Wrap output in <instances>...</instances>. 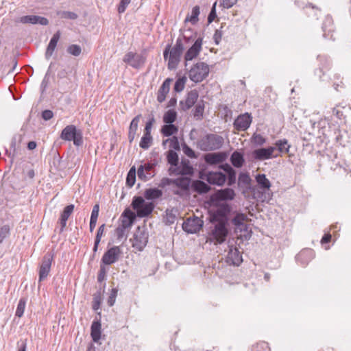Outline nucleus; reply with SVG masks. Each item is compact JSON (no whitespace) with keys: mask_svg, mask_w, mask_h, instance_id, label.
<instances>
[{"mask_svg":"<svg viewBox=\"0 0 351 351\" xmlns=\"http://www.w3.org/2000/svg\"><path fill=\"white\" fill-rule=\"evenodd\" d=\"M118 289L114 288L111 290L110 294L108 299V304L110 306H112L116 301V298L117 296Z\"/></svg>","mask_w":351,"mask_h":351,"instance_id":"56","label":"nucleus"},{"mask_svg":"<svg viewBox=\"0 0 351 351\" xmlns=\"http://www.w3.org/2000/svg\"><path fill=\"white\" fill-rule=\"evenodd\" d=\"M256 180L261 188L265 189L270 187V182L265 174H258L256 177Z\"/></svg>","mask_w":351,"mask_h":351,"instance_id":"42","label":"nucleus"},{"mask_svg":"<svg viewBox=\"0 0 351 351\" xmlns=\"http://www.w3.org/2000/svg\"><path fill=\"white\" fill-rule=\"evenodd\" d=\"M330 124L326 119L324 118L319 119V130L317 138H321L322 136L324 138L328 137L330 133Z\"/></svg>","mask_w":351,"mask_h":351,"instance_id":"29","label":"nucleus"},{"mask_svg":"<svg viewBox=\"0 0 351 351\" xmlns=\"http://www.w3.org/2000/svg\"><path fill=\"white\" fill-rule=\"evenodd\" d=\"M19 22L23 24H39L41 25H47L49 20L43 16L37 15H26L19 18Z\"/></svg>","mask_w":351,"mask_h":351,"instance_id":"15","label":"nucleus"},{"mask_svg":"<svg viewBox=\"0 0 351 351\" xmlns=\"http://www.w3.org/2000/svg\"><path fill=\"white\" fill-rule=\"evenodd\" d=\"M195 190L199 193H205L210 191V187L204 182L197 180L193 184Z\"/></svg>","mask_w":351,"mask_h":351,"instance_id":"39","label":"nucleus"},{"mask_svg":"<svg viewBox=\"0 0 351 351\" xmlns=\"http://www.w3.org/2000/svg\"><path fill=\"white\" fill-rule=\"evenodd\" d=\"M173 184L183 191H187L191 184V179L186 177H180L174 179Z\"/></svg>","mask_w":351,"mask_h":351,"instance_id":"33","label":"nucleus"},{"mask_svg":"<svg viewBox=\"0 0 351 351\" xmlns=\"http://www.w3.org/2000/svg\"><path fill=\"white\" fill-rule=\"evenodd\" d=\"M131 0H121L118 7V12L119 13H123Z\"/></svg>","mask_w":351,"mask_h":351,"instance_id":"62","label":"nucleus"},{"mask_svg":"<svg viewBox=\"0 0 351 351\" xmlns=\"http://www.w3.org/2000/svg\"><path fill=\"white\" fill-rule=\"evenodd\" d=\"M162 195V191L156 188H149L145 191L144 197L147 200H154L160 198Z\"/></svg>","mask_w":351,"mask_h":351,"instance_id":"31","label":"nucleus"},{"mask_svg":"<svg viewBox=\"0 0 351 351\" xmlns=\"http://www.w3.org/2000/svg\"><path fill=\"white\" fill-rule=\"evenodd\" d=\"M216 195L221 200H232L235 196V193L233 189L226 188L217 191Z\"/></svg>","mask_w":351,"mask_h":351,"instance_id":"30","label":"nucleus"},{"mask_svg":"<svg viewBox=\"0 0 351 351\" xmlns=\"http://www.w3.org/2000/svg\"><path fill=\"white\" fill-rule=\"evenodd\" d=\"M62 19H67L75 20L77 18V14L73 12L70 11H62L59 12L58 14Z\"/></svg>","mask_w":351,"mask_h":351,"instance_id":"55","label":"nucleus"},{"mask_svg":"<svg viewBox=\"0 0 351 351\" xmlns=\"http://www.w3.org/2000/svg\"><path fill=\"white\" fill-rule=\"evenodd\" d=\"M311 125L308 129V133L311 135L317 137L319 129V120L318 121H313L310 120Z\"/></svg>","mask_w":351,"mask_h":351,"instance_id":"44","label":"nucleus"},{"mask_svg":"<svg viewBox=\"0 0 351 351\" xmlns=\"http://www.w3.org/2000/svg\"><path fill=\"white\" fill-rule=\"evenodd\" d=\"M26 306V300L25 298H21L17 305L15 315L19 317H21L23 315L25 308Z\"/></svg>","mask_w":351,"mask_h":351,"instance_id":"45","label":"nucleus"},{"mask_svg":"<svg viewBox=\"0 0 351 351\" xmlns=\"http://www.w3.org/2000/svg\"><path fill=\"white\" fill-rule=\"evenodd\" d=\"M104 229H105V224L101 225L99 226V228H98L97 233L95 240L94 247H93L94 252H96L97 251L98 245L101 241V238L104 234Z\"/></svg>","mask_w":351,"mask_h":351,"instance_id":"43","label":"nucleus"},{"mask_svg":"<svg viewBox=\"0 0 351 351\" xmlns=\"http://www.w3.org/2000/svg\"><path fill=\"white\" fill-rule=\"evenodd\" d=\"M135 180H136V170H135L134 167H133L130 169V171L128 173L127 180H126L127 184L131 187L134 184Z\"/></svg>","mask_w":351,"mask_h":351,"instance_id":"50","label":"nucleus"},{"mask_svg":"<svg viewBox=\"0 0 351 351\" xmlns=\"http://www.w3.org/2000/svg\"><path fill=\"white\" fill-rule=\"evenodd\" d=\"M213 221H217L210 233V240L215 243H222L225 241L228 235V229L226 228V221L223 219H218L217 215L213 217Z\"/></svg>","mask_w":351,"mask_h":351,"instance_id":"3","label":"nucleus"},{"mask_svg":"<svg viewBox=\"0 0 351 351\" xmlns=\"http://www.w3.org/2000/svg\"><path fill=\"white\" fill-rule=\"evenodd\" d=\"M251 178L248 173H241L238 179V186L243 189H249L250 188Z\"/></svg>","mask_w":351,"mask_h":351,"instance_id":"32","label":"nucleus"},{"mask_svg":"<svg viewBox=\"0 0 351 351\" xmlns=\"http://www.w3.org/2000/svg\"><path fill=\"white\" fill-rule=\"evenodd\" d=\"M52 260L53 255L49 253L43 256L39 269V281H43L47 277L51 269Z\"/></svg>","mask_w":351,"mask_h":351,"instance_id":"12","label":"nucleus"},{"mask_svg":"<svg viewBox=\"0 0 351 351\" xmlns=\"http://www.w3.org/2000/svg\"><path fill=\"white\" fill-rule=\"evenodd\" d=\"M317 58L320 62V66L319 69L315 71V73L319 77L322 81H326L327 79L325 77V71L329 68L330 61L327 57L324 56H318Z\"/></svg>","mask_w":351,"mask_h":351,"instance_id":"19","label":"nucleus"},{"mask_svg":"<svg viewBox=\"0 0 351 351\" xmlns=\"http://www.w3.org/2000/svg\"><path fill=\"white\" fill-rule=\"evenodd\" d=\"M205 160L208 163L215 164L226 159L228 155H204Z\"/></svg>","mask_w":351,"mask_h":351,"instance_id":"40","label":"nucleus"},{"mask_svg":"<svg viewBox=\"0 0 351 351\" xmlns=\"http://www.w3.org/2000/svg\"><path fill=\"white\" fill-rule=\"evenodd\" d=\"M199 7L198 5H195L192 9L190 17L187 18L186 20H189L192 24H195L198 21V16L199 15Z\"/></svg>","mask_w":351,"mask_h":351,"instance_id":"47","label":"nucleus"},{"mask_svg":"<svg viewBox=\"0 0 351 351\" xmlns=\"http://www.w3.org/2000/svg\"><path fill=\"white\" fill-rule=\"evenodd\" d=\"M209 71V66L206 63L199 62L189 70V79L195 83L201 82L208 75Z\"/></svg>","mask_w":351,"mask_h":351,"instance_id":"4","label":"nucleus"},{"mask_svg":"<svg viewBox=\"0 0 351 351\" xmlns=\"http://www.w3.org/2000/svg\"><path fill=\"white\" fill-rule=\"evenodd\" d=\"M41 117L45 121H49L53 117V112L51 110H45L42 112Z\"/></svg>","mask_w":351,"mask_h":351,"instance_id":"64","label":"nucleus"},{"mask_svg":"<svg viewBox=\"0 0 351 351\" xmlns=\"http://www.w3.org/2000/svg\"><path fill=\"white\" fill-rule=\"evenodd\" d=\"M123 60L132 67L139 69L145 64V58L141 54L130 51L124 56Z\"/></svg>","mask_w":351,"mask_h":351,"instance_id":"9","label":"nucleus"},{"mask_svg":"<svg viewBox=\"0 0 351 351\" xmlns=\"http://www.w3.org/2000/svg\"><path fill=\"white\" fill-rule=\"evenodd\" d=\"M247 219V215L243 213H237L232 219V223L236 226H240L243 224V222Z\"/></svg>","mask_w":351,"mask_h":351,"instance_id":"46","label":"nucleus"},{"mask_svg":"<svg viewBox=\"0 0 351 351\" xmlns=\"http://www.w3.org/2000/svg\"><path fill=\"white\" fill-rule=\"evenodd\" d=\"M154 166V164L150 163L141 165L137 172L138 178L143 181H147L152 178L154 176V171L153 170Z\"/></svg>","mask_w":351,"mask_h":351,"instance_id":"17","label":"nucleus"},{"mask_svg":"<svg viewBox=\"0 0 351 351\" xmlns=\"http://www.w3.org/2000/svg\"><path fill=\"white\" fill-rule=\"evenodd\" d=\"M61 155H54L53 163L58 169H62L64 167V164L61 162Z\"/></svg>","mask_w":351,"mask_h":351,"instance_id":"61","label":"nucleus"},{"mask_svg":"<svg viewBox=\"0 0 351 351\" xmlns=\"http://www.w3.org/2000/svg\"><path fill=\"white\" fill-rule=\"evenodd\" d=\"M132 206L140 217H147L152 213L154 208V204L152 202H145L144 199L141 196L133 198Z\"/></svg>","mask_w":351,"mask_h":351,"instance_id":"5","label":"nucleus"},{"mask_svg":"<svg viewBox=\"0 0 351 351\" xmlns=\"http://www.w3.org/2000/svg\"><path fill=\"white\" fill-rule=\"evenodd\" d=\"M73 209L74 205L73 204L68 205L64 208V210L62 213L60 218V223L61 226L60 232H62L64 228L66 227V221L73 213Z\"/></svg>","mask_w":351,"mask_h":351,"instance_id":"27","label":"nucleus"},{"mask_svg":"<svg viewBox=\"0 0 351 351\" xmlns=\"http://www.w3.org/2000/svg\"><path fill=\"white\" fill-rule=\"evenodd\" d=\"M223 170L227 174L228 177V184L232 186L236 182V172L229 165L223 166Z\"/></svg>","mask_w":351,"mask_h":351,"instance_id":"35","label":"nucleus"},{"mask_svg":"<svg viewBox=\"0 0 351 351\" xmlns=\"http://www.w3.org/2000/svg\"><path fill=\"white\" fill-rule=\"evenodd\" d=\"M131 241L133 247L138 251H142L148 242V233L144 229L138 227Z\"/></svg>","mask_w":351,"mask_h":351,"instance_id":"6","label":"nucleus"},{"mask_svg":"<svg viewBox=\"0 0 351 351\" xmlns=\"http://www.w3.org/2000/svg\"><path fill=\"white\" fill-rule=\"evenodd\" d=\"M121 254V249L118 246H114L108 249L103 255L101 263L104 265H112L116 263Z\"/></svg>","mask_w":351,"mask_h":351,"instance_id":"11","label":"nucleus"},{"mask_svg":"<svg viewBox=\"0 0 351 351\" xmlns=\"http://www.w3.org/2000/svg\"><path fill=\"white\" fill-rule=\"evenodd\" d=\"M206 180L211 184L221 186L226 180V175L220 171H210L206 175Z\"/></svg>","mask_w":351,"mask_h":351,"instance_id":"18","label":"nucleus"},{"mask_svg":"<svg viewBox=\"0 0 351 351\" xmlns=\"http://www.w3.org/2000/svg\"><path fill=\"white\" fill-rule=\"evenodd\" d=\"M170 46L168 45L163 51V56L165 60L168 59V68L173 69L178 66L182 53L173 47L169 51Z\"/></svg>","mask_w":351,"mask_h":351,"instance_id":"7","label":"nucleus"},{"mask_svg":"<svg viewBox=\"0 0 351 351\" xmlns=\"http://www.w3.org/2000/svg\"><path fill=\"white\" fill-rule=\"evenodd\" d=\"M101 325L100 322L94 321L90 328V335L93 341L97 343L101 339Z\"/></svg>","mask_w":351,"mask_h":351,"instance_id":"28","label":"nucleus"},{"mask_svg":"<svg viewBox=\"0 0 351 351\" xmlns=\"http://www.w3.org/2000/svg\"><path fill=\"white\" fill-rule=\"evenodd\" d=\"M186 83V77H179L175 82L173 90L176 93H180L183 90L184 88V85Z\"/></svg>","mask_w":351,"mask_h":351,"instance_id":"49","label":"nucleus"},{"mask_svg":"<svg viewBox=\"0 0 351 351\" xmlns=\"http://www.w3.org/2000/svg\"><path fill=\"white\" fill-rule=\"evenodd\" d=\"M67 52L74 56H78L81 54L82 49L80 45L73 44L68 47Z\"/></svg>","mask_w":351,"mask_h":351,"instance_id":"53","label":"nucleus"},{"mask_svg":"<svg viewBox=\"0 0 351 351\" xmlns=\"http://www.w3.org/2000/svg\"><path fill=\"white\" fill-rule=\"evenodd\" d=\"M154 122L155 119L154 117L149 119V121L145 124L144 134H151V130Z\"/></svg>","mask_w":351,"mask_h":351,"instance_id":"59","label":"nucleus"},{"mask_svg":"<svg viewBox=\"0 0 351 351\" xmlns=\"http://www.w3.org/2000/svg\"><path fill=\"white\" fill-rule=\"evenodd\" d=\"M10 228L8 226H4L0 229V243L8 235Z\"/></svg>","mask_w":351,"mask_h":351,"instance_id":"60","label":"nucleus"},{"mask_svg":"<svg viewBox=\"0 0 351 351\" xmlns=\"http://www.w3.org/2000/svg\"><path fill=\"white\" fill-rule=\"evenodd\" d=\"M129 214L131 216L130 219H125L123 217V219L121 220V224L120 226L121 227H124L125 229L130 228L135 219V215L133 212H130Z\"/></svg>","mask_w":351,"mask_h":351,"instance_id":"52","label":"nucleus"},{"mask_svg":"<svg viewBox=\"0 0 351 351\" xmlns=\"http://www.w3.org/2000/svg\"><path fill=\"white\" fill-rule=\"evenodd\" d=\"M203 226V221L199 217L188 218L182 223V229L189 234L197 232Z\"/></svg>","mask_w":351,"mask_h":351,"instance_id":"10","label":"nucleus"},{"mask_svg":"<svg viewBox=\"0 0 351 351\" xmlns=\"http://www.w3.org/2000/svg\"><path fill=\"white\" fill-rule=\"evenodd\" d=\"M178 175H189L191 176L193 173V168L191 165L190 162L184 158L182 159V161L176 170Z\"/></svg>","mask_w":351,"mask_h":351,"instance_id":"25","label":"nucleus"},{"mask_svg":"<svg viewBox=\"0 0 351 351\" xmlns=\"http://www.w3.org/2000/svg\"><path fill=\"white\" fill-rule=\"evenodd\" d=\"M141 117V114L136 115L132 120V121L130 124L129 132H128V139L130 143H132L135 138Z\"/></svg>","mask_w":351,"mask_h":351,"instance_id":"26","label":"nucleus"},{"mask_svg":"<svg viewBox=\"0 0 351 351\" xmlns=\"http://www.w3.org/2000/svg\"><path fill=\"white\" fill-rule=\"evenodd\" d=\"M290 147V144L285 138L280 139L276 142V150L281 153L289 152Z\"/></svg>","mask_w":351,"mask_h":351,"instance_id":"37","label":"nucleus"},{"mask_svg":"<svg viewBox=\"0 0 351 351\" xmlns=\"http://www.w3.org/2000/svg\"><path fill=\"white\" fill-rule=\"evenodd\" d=\"M60 38V32L58 31L56 32L53 36L51 37L48 46L47 47V50L45 52V58L47 59H49L51 56L53 55V53L57 46V43Z\"/></svg>","mask_w":351,"mask_h":351,"instance_id":"23","label":"nucleus"},{"mask_svg":"<svg viewBox=\"0 0 351 351\" xmlns=\"http://www.w3.org/2000/svg\"><path fill=\"white\" fill-rule=\"evenodd\" d=\"M215 7H216V3H215L212 7V9L208 14V23H212L214 19L216 18L217 16V14H216V9H215Z\"/></svg>","mask_w":351,"mask_h":351,"instance_id":"63","label":"nucleus"},{"mask_svg":"<svg viewBox=\"0 0 351 351\" xmlns=\"http://www.w3.org/2000/svg\"><path fill=\"white\" fill-rule=\"evenodd\" d=\"M226 261L230 265L239 266L243 261L242 256L239 250L232 245H229Z\"/></svg>","mask_w":351,"mask_h":351,"instance_id":"16","label":"nucleus"},{"mask_svg":"<svg viewBox=\"0 0 351 351\" xmlns=\"http://www.w3.org/2000/svg\"><path fill=\"white\" fill-rule=\"evenodd\" d=\"M106 272H107V269H106V267L101 264L100 265V269H99L98 276H97L98 282H101L102 281H104L106 279Z\"/></svg>","mask_w":351,"mask_h":351,"instance_id":"58","label":"nucleus"},{"mask_svg":"<svg viewBox=\"0 0 351 351\" xmlns=\"http://www.w3.org/2000/svg\"><path fill=\"white\" fill-rule=\"evenodd\" d=\"M266 142V138L261 134L254 133L252 136V143L256 146H261Z\"/></svg>","mask_w":351,"mask_h":351,"instance_id":"48","label":"nucleus"},{"mask_svg":"<svg viewBox=\"0 0 351 351\" xmlns=\"http://www.w3.org/2000/svg\"><path fill=\"white\" fill-rule=\"evenodd\" d=\"M322 31L324 32L323 36L325 38L327 39H332L335 40L333 38V35H330V33L333 32L334 31V25H333V21L331 16H326L323 24H322Z\"/></svg>","mask_w":351,"mask_h":351,"instance_id":"21","label":"nucleus"},{"mask_svg":"<svg viewBox=\"0 0 351 351\" xmlns=\"http://www.w3.org/2000/svg\"><path fill=\"white\" fill-rule=\"evenodd\" d=\"M252 119L250 113L241 114L234 119L233 126L238 131H246L250 127Z\"/></svg>","mask_w":351,"mask_h":351,"instance_id":"8","label":"nucleus"},{"mask_svg":"<svg viewBox=\"0 0 351 351\" xmlns=\"http://www.w3.org/2000/svg\"><path fill=\"white\" fill-rule=\"evenodd\" d=\"M167 161L170 167H169V175H178L176 171L180 165L178 155H167Z\"/></svg>","mask_w":351,"mask_h":351,"instance_id":"24","label":"nucleus"},{"mask_svg":"<svg viewBox=\"0 0 351 351\" xmlns=\"http://www.w3.org/2000/svg\"><path fill=\"white\" fill-rule=\"evenodd\" d=\"M223 143V138L222 136L215 134H210L202 137L198 141V147L202 151H213L219 149L221 147Z\"/></svg>","mask_w":351,"mask_h":351,"instance_id":"2","label":"nucleus"},{"mask_svg":"<svg viewBox=\"0 0 351 351\" xmlns=\"http://www.w3.org/2000/svg\"><path fill=\"white\" fill-rule=\"evenodd\" d=\"M230 212V207L228 204H223L217 210V214L220 215L219 219H223L225 221L226 215Z\"/></svg>","mask_w":351,"mask_h":351,"instance_id":"51","label":"nucleus"},{"mask_svg":"<svg viewBox=\"0 0 351 351\" xmlns=\"http://www.w3.org/2000/svg\"><path fill=\"white\" fill-rule=\"evenodd\" d=\"M172 81L173 80L171 78H167L159 88L157 93V101L159 103H162L165 100L167 95L169 92Z\"/></svg>","mask_w":351,"mask_h":351,"instance_id":"20","label":"nucleus"},{"mask_svg":"<svg viewBox=\"0 0 351 351\" xmlns=\"http://www.w3.org/2000/svg\"><path fill=\"white\" fill-rule=\"evenodd\" d=\"M203 38H197L192 46L186 51L184 55V60L186 62L195 58L202 50Z\"/></svg>","mask_w":351,"mask_h":351,"instance_id":"13","label":"nucleus"},{"mask_svg":"<svg viewBox=\"0 0 351 351\" xmlns=\"http://www.w3.org/2000/svg\"><path fill=\"white\" fill-rule=\"evenodd\" d=\"M204 107L205 106L203 100L199 101L195 106V108L193 110V117L196 120H201L203 117Z\"/></svg>","mask_w":351,"mask_h":351,"instance_id":"38","label":"nucleus"},{"mask_svg":"<svg viewBox=\"0 0 351 351\" xmlns=\"http://www.w3.org/2000/svg\"><path fill=\"white\" fill-rule=\"evenodd\" d=\"M199 93L197 90L189 91L184 100L180 101V107L182 110L186 111L190 109L197 101Z\"/></svg>","mask_w":351,"mask_h":351,"instance_id":"14","label":"nucleus"},{"mask_svg":"<svg viewBox=\"0 0 351 351\" xmlns=\"http://www.w3.org/2000/svg\"><path fill=\"white\" fill-rule=\"evenodd\" d=\"M152 143V136L151 134H143L142 136L139 145L141 148L146 149H148Z\"/></svg>","mask_w":351,"mask_h":351,"instance_id":"41","label":"nucleus"},{"mask_svg":"<svg viewBox=\"0 0 351 351\" xmlns=\"http://www.w3.org/2000/svg\"><path fill=\"white\" fill-rule=\"evenodd\" d=\"M243 156V155H231V162L234 167H241L243 165L244 162Z\"/></svg>","mask_w":351,"mask_h":351,"instance_id":"54","label":"nucleus"},{"mask_svg":"<svg viewBox=\"0 0 351 351\" xmlns=\"http://www.w3.org/2000/svg\"><path fill=\"white\" fill-rule=\"evenodd\" d=\"M161 133L165 136H170L178 131V128L174 124L165 123L161 128Z\"/></svg>","mask_w":351,"mask_h":351,"instance_id":"34","label":"nucleus"},{"mask_svg":"<svg viewBox=\"0 0 351 351\" xmlns=\"http://www.w3.org/2000/svg\"><path fill=\"white\" fill-rule=\"evenodd\" d=\"M60 138L66 141H73L77 147H82L84 143L83 134L81 130L74 125L66 126L61 132Z\"/></svg>","mask_w":351,"mask_h":351,"instance_id":"1","label":"nucleus"},{"mask_svg":"<svg viewBox=\"0 0 351 351\" xmlns=\"http://www.w3.org/2000/svg\"><path fill=\"white\" fill-rule=\"evenodd\" d=\"M177 119V112L175 110L169 109L165 112L163 121L165 123L173 124Z\"/></svg>","mask_w":351,"mask_h":351,"instance_id":"36","label":"nucleus"},{"mask_svg":"<svg viewBox=\"0 0 351 351\" xmlns=\"http://www.w3.org/2000/svg\"><path fill=\"white\" fill-rule=\"evenodd\" d=\"M275 150H276V145L267 148L254 150L252 154H273Z\"/></svg>","mask_w":351,"mask_h":351,"instance_id":"57","label":"nucleus"},{"mask_svg":"<svg viewBox=\"0 0 351 351\" xmlns=\"http://www.w3.org/2000/svg\"><path fill=\"white\" fill-rule=\"evenodd\" d=\"M163 145L169 147V150L165 154H177L180 151V143L177 137L173 136L163 141Z\"/></svg>","mask_w":351,"mask_h":351,"instance_id":"22","label":"nucleus"}]
</instances>
